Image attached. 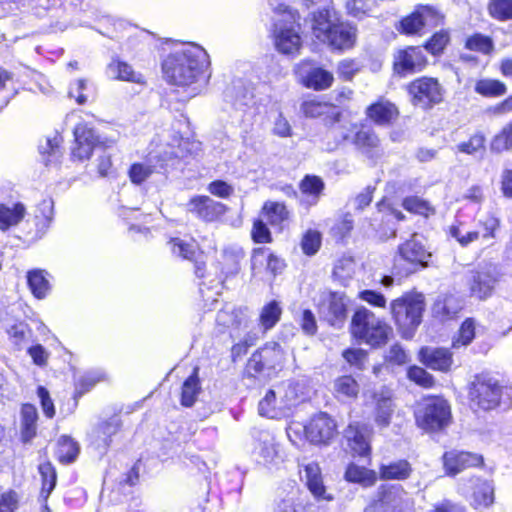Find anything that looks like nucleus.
<instances>
[{
	"label": "nucleus",
	"instance_id": "nucleus-36",
	"mask_svg": "<svg viewBox=\"0 0 512 512\" xmlns=\"http://www.w3.org/2000/svg\"><path fill=\"white\" fill-rule=\"evenodd\" d=\"M301 111L306 117L309 118H316L326 115L332 118L333 121H338L340 117V112L336 106L327 102H321L317 99L305 100L301 104Z\"/></svg>",
	"mask_w": 512,
	"mask_h": 512
},
{
	"label": "nucleus",
	"instance_id": "nucleus-18",
	"mask_svg": "<svg viewBox=\"0 0 512 512\" xmlns=\"http://www.w3.org/2000/svg\"><path fill=\"white\" fill-rule=\"evenodd\" d=\"M426 62L423 49L411 46L398 52L394 61V70L397 74L405 76L422 70Z\"/></svg>",
	"mask_w": 512,
	"mask_h": 512
},
{
	"label": "nucleus",
	"instance_id": "nucleus-15",
	"mask_svg": "<svg viewBox=\"0 0 512 512\" xmlns=\"http://www.w3.org/2000/svg\"><path fill=\"white\" fill-rule=\"evenodd\" d=\"M187 211L205 222H213L226 212V206L209 196H195L187 203Z\"/></svg>",
	"mask_w": 512,
	"mask_h": 512
},
{
	"label": "nucleus",
	"instance_id": "nucleus-50",
	"mask_svg": "<svg viewBox=\"0 0 512 512\" xmlns=\"http://www.w3.org/2000/svg\"><path fill=\"white\" fill-rule=\"evenodd\" d=\"M512 149V120L494 136L490 143V150L493 153H502Z\"/></svg>",
	"mask_w": 512,
	"mask_h": 512
},
{
	"label": "nucleus",
	"instance_id": "nucleus-27",
	"mask_svg": "<svg viewBox=\"0 0 512 512\" xmlns=\"http://www.w3.org/2000/svg\"><path fill=\"white\" fill-rule=\"evenodd\" d=\"M121 422L119 418L112 417L107 421L100 423L92 432L91 444L100 453L104 454L112 441L119 428Z\"/></svg>",
	"mask_w": 512,
	"mask_h": 512
},
{
	"label": "nucleus",
	"instance_id": "nucleus-41",
	"mask_svg": "<svg viewBox=\"0 0 512 512\" xmlns=\"http://www.w3.org/2000/svg\"><path fill=\"white\" fill-rule=\"evenodd\" d=\"M476 325L474 318H466L452 338V348L460 349L470 345L475 338Z\"/></svg>",
	"mask_w": 512,
	"mask_h": 512
},
{
	"label": "nucleus",
	"instance_id": "nucleus-39",
	"mask_svg": "<svg viewBox=\"0 0 512 512\" xmlns=\"http://www.w3.org/2000/svg\"><path fill=\"white\" fill-rule=\"evenodd\" d=\"M198 370V367H195L193 373L184 381L182 385L180 400L182 406H193L199 393L201 392Z\"/></svg>",
	"mask_w": 512,
	"mask_h": 512
},
{
	"label": "nucleus",
	"instance_id": "nucleus-33",
	"mask_svg": "<svg viewBox=\"0 0 512 512\" xmlns=\"http://www.w3.org/2000/svg\"><path fill=\"white\" fill-rule=\"evenodd\" d=\"M261 217L272 227L282 230L289 219V211L284 203L267 201L262 207Z\"/></svg>",
	"mask_w": 512,
	"mask_h": 512
},
{
	"label": "nucleus",
	"instance_id": "nucleus-20",
	"mask_svg": "<svg viewBox=\"0 0 512 512\" xmlns=\"http://www.w3.org/2000/svg\"><path fill=\"white\" fill-rule=\"evenodd\" d=\"M443 460L448 475H456L466 468L478 467L483 464L482 455L465 451L446 452Z\"/></svg>",
	"mask_w": 512,
	"mask_h": 512
},
{
	"label": "nucleus",
	"instance_id": "nucleus-31",
	"mask_svg": "<svg viewBox=\"0 0 512 512\" xmlns=\"http://www.w3.org/2000/svg\"><path fill=\"white\" fill-rule=\"evenodd\" d=\"M39 419L35 405L22 404L20 408V437L23 443H29L37 435V422Z\"/></svg>",
	"mask_w": 512,
	"mask_h": 512
},
{
	"label": "nucleus",
	"instance_id": "nucleus-28",
	"mask_svg": "<svg viewBox=\"0 0 512 512\" xmlns=\"http://www.w3.org/2000/svg\"><path fill=\"white\" fill-rule=\"evenodd\" d=\"M354 144L366 157L378 159L383 149L377 134L369 127H361L354 136Z\"/></svg>",
	"mask_w": 512,
	"mask_h": 512
},
{
	"label": "nucleus",
	"instance_id": "nucleus-37",
	"mask_svg": "<svg viewBox=\"0 0 512 512\" xmlns=\"http://www.w3.org/2000/svg\"><path fill=\"white\" fill-rule=\"evenodd\" d=\"M45 270L34 269L27 273V283L34 297L44 299L50 292L51 286Z\"/></svg>",
	"mask_w": 512,
	"mask_h": 512
},
{
	"label": "nucleus",
	"instance_id": "nucleus-64",
	"mask_svg": "<svg viewBox=\"0 0 512 512\" xmlns=\"http://www.w3.org/2000/svg\"><path fill=\"white\" fill-rule=\"evenodd\" d=\"M87 91V81L84 79H78L70 85L68 95L70 98H74L78 104L83 105L88 100Z\"/></svg>",
	"mask_w": 512,
	"mask_h": 512
},
{
	"label": "nucleus",
	"instance_id": "nucleus-61",
	"mask_svg": "<svg viewBox=\"0 0 512 512\" xmlns=\"http://www.w3.org/2000/svg\"><path fill=\"white\" fill-rule=\"evenodd\" d=\"M485 136L478 132L470 137L468 141L461 142L457 145V150L461 153L473 155L480 149L484 148Z\"/></svg>",
	"mask_w": 512,
	"mask_h": 512
},
{
	"label": "nucleus",
	"instance_id": "nucleus-43",
	"mask_svg": "<svg viewBox=\"0 0 512 512\" xmlns=\"http://www.w3.org/2000/svg\"><path fill=\"white\" fill-rule=\"evenodd\" d=\"M345 479L349 482L359 483L368 487L376 482L377 476L373 470L350 464L346 469Z\"/></svg>",
	"mask_w": 512,
	"mask_h": 512
},
{
	"label": "nucleus",
	"instance_id": "nucleus-34",
	"mask_svg": "<svg viewBox=\"0 0 512 512\" xmlns=\"http://www.w3.org/2000/svg\"><path fill=\"white\" fill-rule=\"evenodd\" d=\"M313 505L305 502L298 493L292 490L283 498L277 500L272 512H312Z\"/></svg>",
	"mask_w": 512,
	"mask_h": 512
},
{
	"label": "nucleus",
	"instance_id": "nucleus-47",
	"mask_svg": "<svg viewBox=\"0 0 512 512\" xmlns=\"http://www.w3.org/2000/svg\"><path fill=\"white\" fill-rule=\"evenodd\" d=\"M465 47L483 55H491L495 50L494 41L491 37L481 33H474L466 39Z\"/></svg>",
	"mask_w": 512,
	"mask_h": 512
},
{
	"label": "nucleus",
	"instance_id": "nucleus-46",
	"mask_svg": "<svg viewBox=\"0 0 512 512\" xmlns=\"http://www.w3.org/2000/svg\"><path fill=\"white\" fill-rule=\"evenodd\" d=\"M105 374L101 370H91L81 375L75 383V398L89 392L97 383L104 380Z\"/></svg>",
	"mask_w": 512,
	"mask_h": 512
},
{
	"label": "nucleus",
	"instance_id": "nucleus-49",
	"mask_svg": "<svg viewBox=\"0 0 512 512\" xmlns=\"http://www.w3.org/2000/svg\"><path fill=\"white\" fill-rule=\"evenodd\" d=\"M494 502V487L488 481L480 483L473 493V505L477 509L486 508Z\"/></svg>",
	"mask_w": 512,
	"mask_h": 512
},
{
	"label": "nucleus",
	"instance_id": "nucleus-25",
	"mask_svg": "<svg viewBox=\"0 0 512 512\" xmlns=\"http://www.w3.org/2000/svg\"><path fill=\"white\" fill-rule=\"evenodd\" d=\"M183 155L181 154L180 148L178 150H172L170 152H165V158L160 159V164L157 165H151V164H142V163H136L133 164L129 170V176L133 183L135 184H141L144 182L148 177H150L154 172L159 173L161 169L164 168L166 165V161L168 159L172 158H180ZM158 156L151 155L149 158V163L152 162V159L157 158Z\"/></svg>",
	"mask_w": 512,
	"mask_h": 512
},
{
	"label": "nucleus",
	"instance_id": "nucleus-42",
	"mask_svg": "<svg viewBox=\"0 0 512 512\" xmlns=\"http://www.w3.org/2000/svg\"><path fill=\"white\" fill-rule=\"evenodd\" d=\"M334 392L338 399H354L359 393V384L349 375L338 377L334 381Z\"/></svg>",
	"mask_w": 512,
	"mask_h": 512
},
{
	"label": "nucleus",
	"instance_id": "nucleus-16",
	"mask_svg": "<svg viewBox=\"0 0 512 512\" xmlns=\"http://www.w3.org/2000/svg\"><path fill=\"white\" fill-rule=\"evenodd\" d=\"M372 429L360 422H353L345 429L344 437L350 450L359 456H367L370 454V439Z\"/></svg>",
	"mask_w": 512,
	"mask_h": 512
},
{
	"label": "nucleus",
	"instance_id": "nucleus-57",
	"mask_svg": "<svg viewBox=\"0 0 512 512\" xmlns=\"http://www.w3.org/2000/svg\"><path fill=\"white\" fill-rule=\"evenodd\" d=\"M321 240V234L318 231L308 230L301 240L303 253L308 256L316 254L321 246Z\"/></svg>",
	"mask_w": 512,
	"mask_h": 512
},
{
	"label": "nucleus",
	"instance_id": "nucleus-22",
	"mask_svg": "<svg viewBox=\"0 0 512 512\" xmlns=\"http://www.w3.org/2000/svg\"><path fill=\"white\" fill-rule=\"evenodd\" d=\"M298 71L303 84L314 90H325L332 85L334 80L331 72L320 67H309L308 63H301Z\"/></svg>",
	"mask_w": 512,
	"mask_h": 512
},
{
	"label": "nucleus",
	"instance_id": "nucleus-62",
	"mask_svg": "<svg viewBox=\"0 0 512 512\" xmlns=\"http://www.w3.org/2000/svg\"><path fill=\"white\" fill-rule=\"evenodd\" d=\"M408 378L424 388H431L434 385L433 376L422 367H410L408 370Z\"/></svg>",
	"mask_w": 512,
	"mask_h": 512
},
{
	"label": "nucleus",
	"instance_id": "nucleus-9",
	"mask_svg": "<svg viewBox=\"0 0 512 512\" xmlns=\"http://www.w3.org/2000/svg\"><path fill=\"white\" fill-rule=\"evenodd\" d=\"M408 93L413 105L428 109L442 102L444 89L437 79L421 77L409 84Z\"/></svg>",
	"mask_w": 512,
	"mask_h": 512
},
{
	"label": "nucleus",
	"instance_id": "nucleus-30",
	"mask_svg": "<svg viewBox=\"0 0 512 512\" xmlns=\"http://www.w3.org/2000/svg\"><path fill=\"white\" fill-rule=\"evenodd\" d=\"M106 73L109 78L119 81H126L136 84H144V76L142 73L134 70L127 62L119 58H113L107 65Z\"/></svg>",
	"mask_w": 512,
	"mask_h": 512
},
{
	"label": "nucleus",
	"instance_id": "nucleus-4",
	"mask_svg": "<svg viewBox=\"0 0 512 512\" xmlns=\"http://www.w3.org/2000/svg\"><path fill=\"white\" fill-rule=\"evenodd\" d=\"M471 403L484 411L492 410L501 404L512 402V387L501 385L500 382L487 374L477 375L470 388Z\"/></svg>",
	"mask_w": 512,
	"mask_h": 512
},
{
	"label": "nucleus",
	"instance_id": "nucleus-38",
	"mask_svg": "<svg viewBox=\"0 0 512 512\" xmlns=\"http://www.w3.org/2000/svg\"><path fill=\"white\" fill-rule=\"evenodd\" d=\"M25 213L26 209L21 203H16L13 207L0 203V230L7 231L10 227L19 224Z\"/></svg>",
	"mask_w": 512,
	"mask_h": 512
},
{
	"label": "nucleus",
	"instance_id": "nucleus-59",
	"mask_svg": "<svg viewBox=\"0 0 512 512\" xmlns=\"http://www.w3.org/2000/svg\"><path fill=\"white\" fill-rule=\"evenodd\" d=\"M450 40V35L447 30L436 32L425 45V50L433 55H437L443 51Z\"/></svg>",
	"mask_w": 512,
	"mask_h": 512
},
{
	"label": "nucleus",
	"instance_id": "nucleus-51",
	"mask_svg": "<svg viewBox=\"0 0 512 512\" xmlns=\"http://www.w3.org/2000/svg\"><path fill=\"white\" fill-rule=\"evenodd\" d=\"M475 91L486 97H496L505 94L506 86L495 79H481L475 84Z\"/></svg>",
	"mask_w": 512,
	"mask_h": 512
},
{
	"label": "nucleus",
	"instance_id": "nucleus-63",
	"mask_svg": "<svg viewBox=\"0 0 512 512\" xmlns=\"http://www.w3.org/2000/svg\"><path fill=\"white\" fill-rule=\"evenodd\" d=\"M478 225L484 230L482 234L483 238H494L495 231L500 226V220L493 213H487L479 218Z\"/></svg>",
	"mask_w": 512,
	"mask_h": 512
},
{
	"label": "nucleus",
	"instance_id": "nucleus-10",
	"mask_svg": "<svg viewBox=\"0 0 512 512\" xmlns=\"http://www.w3.org/2000/svg\"><path fill=\"white\" fill-rule=\"evenodd\" d=\"M499 280L500 273L495 266L490 265L472 271L468 281L470 295L479 300L488 299Z\"/></svg>",
	"mask_w": 512,
	"mask_h": 512
},
{
	"label": "nucleus",
	"instance_id": "nucleus-24",
	"mask_svg": "<svg viewBox=\"0 0 512 512\" xmlns=\"http://www.w3.org/2000/svg\"><path fill=\"white\" fill-rule=\"evenodd\" d=\"M216 322L220 326L231 329L230 336L233 340L240 338V332L248 327V319L242 309L224 308L217 313Z\"/></svg>",
	"mask_w": 512,
	"mask_h": 512
},
{
	"label": "nucleus",
	"instance_id": "nucleus-1",
	"mask_svg": "<svg viewBox=\"0 0 512 512\" xmlns=\"http://www.w3.org/2000/svg\"><path fill=\"white\" fill-rule=\"evenodd\" d=\"M210 66L206 50L195 43H185L175 48L162 62L166 81L178 87H190L193 95L208 82Z\"/></svg>",
	"mask_w": 512,
	"mask_h": 512
},
{
	"label": "nucleus",
	"instance_id": "nucleus-53",
	"mask_svg": "<svg viewBox=\"0 0 512 512\" xmlns=\"http://www.w3.org/2000/svg\"><path fill=\"white\" fill-rule=\"evenodd\" d=\"M488 10L491 17L498 21L512 20V0H491Z\"/></svg>",
	"mask_w": 512,
	"mask_h": 512
},
{
	"label": "nucleus",
	"instance_id": "nucleus-21",
	"mask_svg": "<svg viewBox=\"0 0 512 512\" xmlns=\"http://www.w3.org/2000/svg\"><path fill=\"white\" fill-rule=\"evenodd\" d=\"M419 358L426 367L441 372H448L453 364L452 353L446 348L423 347Z\"/></svg>",
	"mask_w": 512,
	"mask_h": 512
},
{
	"label": "nucleus",
	"instance_id": "nucleus-48",
	"mask_svg": "<svg viewBox=\"0 0 512 512\" xmlns=\"http://www.w3.org/2000/svg\"><path fill=\"white\" fill-rule=\"evenodd\" d=\"M79 453L78 443L68 436H61L57 443V457L62 463H72Z\"/></svg>",
	"mask_w": 512,
	"mask_h": 512
},
{
	"label": "nucleus",
	"instance_id": "nucleus-58",
	"mask_svg": "<svg viewBox=\"0 0 512 512\" xmlns=\"http://www.w3.org/2000/svg\"><path fill=\"white\" fill-rule=\"evenodd\" d=\"M403 207L407 211L424 216L434 213V209L427 201L416 196L405 198L403 201Z\"/></svg>",
	"mask_w": 512,
	"mask_h": 512
},
{
	"label": "nucleus",
	"instance_id": "nucleus-2",
	"mask_svg": "<svg viewBox=\"0 0 512 512\" xmlns=\"http://www.w3.org/2000/svg\"><path fill=\"white\" fill-rule=\"evenodd\" d=\"M270 6L275 14L273 35L277 50L286 55L296 54L301 47L296 14L283 2L275 4L270 0Z\"/></svg>",
	"mask_w": 512,
	"mask_h": 512
},
{
	"label": "nucleus",
	"instance_id": "nucleus-44",
	"mask_svg": "<svg viewBox=\"0 0 512 512\" xmlns=\"http://www.w3.org/2000/svg\"><path fill=\"white\" fill-rule=\"evenodd\" d=\"M38 470L42 479L40 498L43 500V502H47L49 495L56 486V471L50 462L41 463L38 467Z\"/></svg>",
	"mask_w": 512,
	"mask_h": 512
},
{
	"label": "nucleus",
	"instance_id": "nucleus-32",
	"mask_svg": "<svg viewBox=\"0 0 512 512\" xmlns=\"http://www.w3.org/2000/svg\"><path fill=\"white\" fill-rule=\"evenodd\" d=\"M399 254L403 260L422 266L427 263V259L430 257V254L417 240L416 236L399 246Z\"/></svg>",
	"mask_w": 512,
	"mask_h": 512
},
{
	"label": "nucleus",
	"instance_id": "nucleus-8",
	"mask_svg": "<svg viewBox=\"0 0 512 512\" xmlns=\"http://www.w3.org/2000/svg\"><path fill=\"white\" fill-rule=\"evenodd\" d=\"M282 361L281 346L276 342L266 343L250 357L246 366V374L253 378L269 377Z\"/></svg>",
	"mask_w": 512,
	"mask_h": 512
},
{
	"label": "nucleus",
	"instance_id": "nucleus-5",
	"mask_svg": "<svg viewBox=\"0 0 512 512\" xmlns=\"http://www.w3.org/2000/svg\"><path fill=\"white\" fill-rule=\"evenodd\" d=\"M350 330L354 338L374 348L385 345L392 332L384 320L365 307L354 312Z\"/></svg>",
	"mask_w": 512,
	"mask_h": 512
},
{
	"label": "nucleus",
	"instance_id": "nucleus-35",
	"mask_svg": "<svg viewBox=\"0 0 512 512\" xmlns=\"http://www.w3.org/2000/svg\"><path fill=\"white\" fill-rule=\"evenodd\" d=\"M398 115L396 106L387 101L379 100L367 108V116L379 125H386Z\"/></svg>",
	"mask_w": 512,
	"mask_h": 512
},
{
	"label": "nucleus",
	"instance_id": "nucleus-56",
	"mask_svg": "<svg viewBox=\"0 0 512 512\" xmlns=\"http://www.w3.org/2000/svg\"><path fill=\"white\" fill-rule=\"evenodd\" d=\"M424 29V22L418 9L401 21V32L407 35L419 34Z\"/></svg>",
	"mask_w": 512,
	"mask_h": 512
},
{
	"label": "nucleus",
	"instance_id": "nucleus-54",
	"mask_svg": "<svg viewBox=\"0 0 512 512\" xmlns=\"http://www.w3.org/2000/svg\"><path fill=\"white\" fill-rule=\"evenodd\" d=\"M373 3V0H348L346 2V9L350 16L363 19L370 15Z\"/></svg>",
	"mask_w": 512,
	"mask_h": 512
},
{
	"label": "nucleus",
	"instance_id": "nucleus-3",
	"mask_svg": "<svg viewBox=\"0 0 512 512\" xmlns=\"http://www.w3.org/2000/svg\"><path fill=\"white\" fill-rule=\"evenodd\" d=\"M425 299L421 293H405L390 303V312L402 337L411 339L422 322Z\"/></svg>",
	"mask_w": 512,
	"mask_h": 512
},
{
	"label": "nucleus",
	"instance_id": "nucleus-26",
	"mask_svg": "<svg viewBox=\"0 0 512 512\" xmlns=\"http://www.w3.org/2000/svg\"><path fill=\"white\" fill-rule=\"evenodd\" d=\"M405 492L400 486H381L374 505L382 512H400Z\"/></svg>",
	"mask_w": 512,
	"mask_h": 512
},
{
	"label": "nucleus",
	"instance_id": "nucleus-60",
	"mask_svg": "<svg viewBox=\"0 0 512 512\" xmlns=\"http://www.w3.org/2000/svg\"><path fill=\"white\" fill-rule=\"evenodd\" d=\"M259 414L268 418H276L278 412L276 411V392L272 389L268 390L264 398L258 405Z\"/></svg>",
	"mask_w": 512,
	"mask_h": 512
},
{
	"label": "nucleus",
	"instance_id": "nucleus-52",
	"mask_svg": "<svg viewBox=\"0 0 512 512\" xmlns=\"http://www.w3.org/2000/svg\"><path fill=\"white\" fill-rule=\"evenodd\" d=\"M282 309L278 302L271 301L262 308L260 323L265 330L271 329L279 321Z\"/></svg>",
	"mask_w": 512,
	"mask_h": 512
},
{
	"label": "nucleus",
	"instance_id": "nucleus-45",
	"mask_svg": "<svg viewBox=\"0 0 512 512\" xmlns=\"http://www.w3.org/2000/svg\"><path fill=\"white\" fill-rule=\"evenodd\" d=\"M61 141V137L55 135L52 138H46L44 143L39 145V152L45 165L55 163L59 160L62 155L60 148Z\"/></svg>",
	"mask_w": 512,
	"mask_h": 512
},
{
	"label": "nucleus",
	"instance_id": "nucleus-14",
	"mask_svg": "<svg viewBox=\"0 0 512 512\" xmlns=\"http://www.w3.org/2000/svg\"><path fill=\"white\" fill-rule=\"evenodd\" d=\"M64 0H31L26 7H31L39 18H47L45 25L53 30L63 31L67 27V21H60L63 15L62 4Z\"/></svg>",
	"mask_w": 512,
	"mask_h": 512
},
{
	"label": "nucleus",
	"instance_id": "nucleus-7",
	"mask_svg": "<svg viewBox=\"0 0 512 512\" xmlns=\"http://www.w3.org/2000/svg\"><path fill=\"white\" fill-rule=\"evenodd\" d=\"M415 420L417 426L426 432L441 431L451 421V407L442 397L424 398L415 410Z\"/></svg>",
	"mask_w": 512,
	"mask_h": 512
},
{
	"label": "nucleus",
	"instance_id": "nucleus-29",
	"mask_svg": "<svg viewBox=\"0 0 512 512\" xmlns=\"http://www.w3.org/2000/svg\"><path fill=\"white\" fill-rule=\"evenodd\" d=\"M172 253L182 259L195 262V274L197 277H204V262L199 258L202 255L198 251V247L194 242L187 243L179 238H173L168 243Z\"/></svg>",
	"mask_w": 512,
	"mask_h": 512
},
{
	"label": "nucleus",
	"instance_id": "nucleus-55",
	"mask_svg": "<svg viewBox=\"0 0 512 512\" xmlns=\"http://www.w3.org/2000/svg\"><path fill=\"white\" fill-rule=\"evenodd\" d=\"M417 9L424 22L425 26L436 27L443 24L444 15L430 5H418Z\"/></svg>",
	"mask_w": 512,
	"mask_h": 512
},
{
	"label": "nucleus",
	"instance_id": "nucleus-11",
	"mask_svg": "<svg viewBox=\"0 0 512 512\" xmlns=\"http://www.w3.org/2000/svg\"><path fill=\"white\" fill-rule=\"evenodd\" d=\"M319 315L332 326H340L347 314V301L342 293L328 292L321 295Z\"/></svg>",
	"mask_w": 512,
	"mask_h": 512
},
{
	"label": "nucleus",
	"instance_id": "nucleus-23",
	"mask_svg": "<svg viewBox=\"0 0 512 512\" xmlns=\"http://www.w3.org/2000/svg\"><path fill=\"white\" fill-rule=\"evenodd\" d=\"M462 307L459 297L453 294H441L435 299L431 312L435 319L446 322L457 317Z\"/></svg>",
	"mask_w": 512,
	"mask_h": 512
},
{
	"label": "nucleus",
	"instance_id": "nucleus-6",
	"mask_svg": "<svg viewBox=\"0 0 512 512\" xmlns=\"http://www.w3.org/2000/svg\"><path fill=\"white\" fill-rule=\"evenodd\" d=\"M312 30L317 39L334 49H349L356 41V28L348 23H333L327 10L314 14Z\"/></svg>",
	"mask_w": 512,
	"mask_h": 512
},
{
	"label": "nucleus",
	"instance_id": "nucleus-19",
	"mask_svg": "<svg viewBox=\"0 0 512 512\" xmlns=\"http://www.w3.org/2000/svg\"><path fill=\"white\" fill-rule=\"evenodd\" d=\"M75 147L72 149V157L80 161L89 159L94 147L99 143L95 131L86 124L80 123L74 129Z\"/></svg>",
	"mask_w": 512,
	"mask_h": 512
},
{
	"label": "nucleus",
	"instance_id": "nucleus-40",
	"mask_svg": "<svg viewBox=\"0 0 512 512\" xmlns=\"http://www.w3.org/2000/svg\"><path fill=\"white\" fill-rule=\"evenodd\" d=\"M412 472L411 465L406 460H399L380 467V477L385 480H405Z\"/></svg>",
	"mask_w": 512,
	"mask_h": 512
},
{
	"label": "nucleus",
	"instance_id": "nucleus-12",
	"mask_svg": "<svg viewBox=\"0 0 512 512\" xmlns=\"http://www.w3.org/2000/svg\"><path fill=\"white\" fill-rule=\"evenodd\" d=\"M336 427L327 413H318L305 425V438L313 444H327L336 435Z\"/></svg>",
	"mask_w": 512,
	"mask_h": 512
},
{
	"label": "nucleus",
	"instance_id": "nucleus-13",
	"mask_svg": "<svg viewBox=\"0 0 512 512\" xmlns=\"http://www.w3.org/2000/svg\"><path fill=\"white\" fill-rule=\"evenodd\" d=\"M371 398L374 423L379 428H387L395 410L392 391L388 387L382 386L373 391Z\"/></svg>",
	"mask_w": 512,
	"mask_h": 512
},
{
	"label": "nucleus",
	"instance_id": "nucleus-17",
	"mask_svg": "<svg viewBox=\"0 0 512 512\" xmlns=\"http://www.w3.org/2000/svg\"><path fill=\"white\" fill-rule=\"evenodd\" d=\"M299 467L301 480L305 482L307 488L317 500H333V496L326 492L321 469L316 462L301 464Z\"/></svg>",
	"mask_w": 512,
	"mask_h": 512
}]
</instances>
